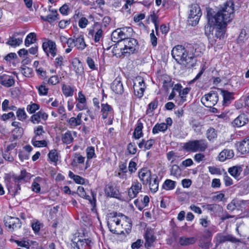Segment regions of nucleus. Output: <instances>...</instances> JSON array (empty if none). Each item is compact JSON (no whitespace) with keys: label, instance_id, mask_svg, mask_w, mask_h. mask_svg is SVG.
<instances>
[{"label":"nucleus","instance_id":"0eeeda50","mask_svg":"<svg viewBox=\"0 0 249 249\" xmlns=\"http://www.w3.org/2000/svg\"><path fill=\"white\" fill-rule=\"evenodd\" d=\"M218 101V95L216 92L211 91L201 99L202 104L207 107H212Z\"/></svg>","mask_w":249,"mask_h":249},{"label":"nucleus","instance_id":"e2e57ef3","mask_svg":"<svg viewBox=\"0 0 249 249\" xmlns=\"http://www.w3.org/2000/svg\"><path fill=\"white\" fill-rule=\"evenodd\" d=\"M87 63L90 69L92 70H95L97 69V67L95 65L94 60L90 57H87Z\"/></svg>","mask_w":249,"mask_h":249},{"label":"nucleus","instance_id":"37998d69","mask_svg":"<svg viewBox=\"0 0 249 249\" xmlns=\"http://www.w3.org/2000/svg\"><path fill=\"white\" fill-rule=\"evenodd\" d=\"M62 142L66 144H70L73 141V138L70 131H67L62 136Z\"/></svg>","mask_w":249,"mask_h":249},{"label":"nucleus","instance_id":"72a5a7b5","mask_svg":"<svg viewBox=\"0 0 249 249\" xmlns=\"http://www.w3.org/2000/svg\"><path fill=\"white\" fill-rule=\"evenodd\" d=\"M242 171L241 167L233 166L228 169L229 173L235 178H238Z\"/></svg>","mask_w":249,"mask_h":249},{"label":"nucleus","instance_id":"58836bf2","mask_svg":"<svg viewBox=\"0 0 249 249\" xmlns=\"http://www.w3.org/2000/svg\"><path fill=\"white\" fill-rule=\"evenodd\" d=\"M58 16V14L57 13L56 10H52V14L48 15L47 16H46L45 18L41 17L42 19H43L45 21H47L50 23L53 22V21H55L57 18V16Z\"/></svg>","mask_w":249,"mask_h":249},{"label":"nucleus","instance_id":"7c9ffc66","mask_svg":"<svg viewBox=\"0 0 249 249\" xmlns=\"http://www.w3.org/2000/svg\"><path fill=\"white\" fill-rule=\"evenodd\" d=\"M196 239L194 237H181L179 239V243L181 246H188L194 244Z\"/></svg>","mask_w":249,"mask_h":249},{"label":"nucleus","instance_id":"423d86ee","mask_svg":"<svg viewBox=\"0 0 249 249\" xmlns=\"http://www.w3.org/2000/svg\"><path fill=\"white\" fill-rule=\"evenodd\" d=\"M133 29L131 27H124L122 29H117L114 30L111 34V40L114 42L119 43L127 38L132 32Z\"/></svg>","mask_w":249,"mask_h":249},{"label":"nucleus","instance_id":"6e6552de","mask_svg":"<svg viewBox=\"0 0 249 249\" xmlns=\"http://www.w3.org/2000/svg\"><path fill=\"white\" fill-rule=\"evenodd\" d=\"M4 222L5 226L8 228L10 231L19 229L21 226V223L18 218L9 215L4 217Z\"/></svg>","mask_w":249,"mask_h":249},{"label":"nucleus","instance_id":"2eb2a0df","mask_svg":"<svg viewBox=\"0 0 249 249\" xmlns=\"http://www.w3.org/2000/svg\"><path fill=\"white\" fill-rule=\"evenodd\" d=\"M111 89L116 94H122L124 92V87L120 77H117L112 83Z\"/></svg>","mask_w":249,"mask_h":249},{"label":"nucleus","instance_id":"393cba45","mask_svg":"<svg viewBox=\"0 0 249 249\" xmlns=\"http://www.w3.org/2000/svg\"><path fill=\"white\" fill-rule=\"evenodd\" d=\"M29 174L26 172L25 170H22L20 172V174L19 176L13 175V181L15 183L21 182L22 180H24L26 178H29Z\"/></svg>","mask_w":249,"mask_h":249},{"label":"nucleus","instance_id":"473e14b6","mask_svg":"<svg viewBox=\"0 0 249 249\" xmlns=\"http://www.w3.org/2000/svg\"><path fill=\"white\" fill-rule=\"evenodd\" d=\"M132 224L130 219L127 217V219H124V222L121 224V230L124 229L125 232L128 234L131 230Z\"/></svg>","mask_w":249,"mask_h":249},{"label":"nucleus","instance_id":"de8ad7c7","mask_svg":"<svg viewBox=\"0 0 249 249\" xmlns=\"http://www.w3.org/2000/svg\"><path fill=\"white\" fill-rule=\"evenodd\" d=\"M158 99H155L153 101H152L149 105L148 108L146 110L147 113H152L153 110L156 109L157 108L158 105Z\"/></svg>","mask_w":249,"mask_h":249},{"label":"nucleus","instance_id":"9d476101","mask_svg":"<svg viewBox=\"0 0 249 249\" xmlns=\"http://www.w3.org/2000/svg\"><path fill=\"white\" fill-rule=\"evenodd\" d=\"M42 48L47 56H49V53L53 57L56 56L57 49L56 44L54 41L49 40L47 42H43Z\"/></svg>","mask_w":249,"mask_h":249},{"label":"nucleus","instance_id":"a878e982","mask_svg":"<svg viewBox=\"0 0 249 249\" xmlns=\"http://www.w3.org/2000/svg\"><path fill=\"white\" fill-rule=\"evenodd\" d=\"M143 128V124L140 121L138 120L137 123V126L135 128L134 131L133 132V137L136 139H139L141 137H142L143 133L142 131V129Z\"/></svg>","mask_w":249,"mask_h":249},{"label":"nucleus","instance_id":"338daca9","mask_svg":"<svg viewBox=\"0 0 249 249\" xmlns=\"http://www.w3.org/2000/svg\"><path fill=\"white\" fill-rule=\"evenodd\" d=\"M61 78H59L57 75H53L51 76L48 80V83L52 85L57 84L59 82V79Z\"/></svg>","mask_w":249,"mask_h":249},{"label":"nucleus","instance_id":"bb28decb","mask_svg":"<svg viewBox=\"0 0 249 249\" xmlns=\"http://www.w3.org/2000/svg\"><path fill=\"white\" fill-rule=\"evenodd\" d=\"M217 136V131L213 127H209L206 132V137L210 142H214Z\"/></svg>","mask_w":249,"mask_h":249},{"label":"nucleus","instance_id":"a18cd8bd","mask_svg":"<svg viewBox=\"0 0 249 249\" xmlns=\"http://www.w3.org/2000/svg\"><path fill=\"white\" fill-rule=\"evenodd\" d=\"M62 89L63 94L66 97L72 96L73 94V90L70 86L63 84Z\"/></svg>","mask_w":249,"mask_h":249},{"label":"nucleus","instance_id":"ea45409f","mask_svg":"<svg viewBox=\"0 0 249 249\" xmlns=\"http://www.w3.org/2000/svg\"><path fill=\"white\" fill-rule=\"evenodd\" d=\"M119 44H116L113 46L112 52L113 55L116 57H121L122 55H125V53H124V48L118 47Z\"/></svg>","mask_w":249,"mask_h":249},{"label":"nucleus","instance_id":"69168bd1","mask_svg":"<svg viewBox=\"0 0 249 249\" xmlns=\"http://www.w3.org/2000/svg\"><path fill=\"white\" fill-rule=\"evenodd\" d=\"M22 73L26 77H30L33 73V70L29 67L22 68L21 70Z\"/></svg>","mask_w":249,"mask_h":249},{"label":"nucleus","instance_id":"6ab92c4d","mask_svg":"<svg viewBox=\"0 0 249 249\" xmlns=\"http://www.w3.org/2000/svg\"><path fill=\"white\" fill-rule=\"evenodd\" d=\"M102 117L103 119L107 118L113 112L112 107L107 103L101 104Z\"/></svg>","mask_w":249,"mask_h":249},{"label":"nucleus","instance_id":"c9c22d12","mask_svg":"<svg viewBox=\"0 0 249 249\" xmlns=\"http://www.w3.org/2000/svg\"><path fill=\"white\" fill-rule=\"evenodd\" d=\"M145 88V85L142 86H136L133 85V89L135 92V94L139 98H141L143 95V92Z\"/></svg>","mask_w":249,"mask_h":249},{"label":"nucleus","instance_id":"b1692460","mask_svg":"<svg viewBox=\"0 0 249 249\" xmlns=\"http://www.w3.org/2000/svg\"><path fill=\"white\" fill-rule=\"evenodd\" d=\"M220 90L223 97L224 104H229L230 103L231 101L234 99L233 92L223 89H220Z\"/></svg>","mask_w":249,"mask_h":249},{"label":"nucleus","instance_id":"ddd939ff","mask_svg":"<svg viewBox=\"0 0 249 249\" xmlns=\"http://www.w3.org/2000/svg\"><path fill=\"white\" fill-rule=\"evenodd\" d=\"M142 186L137 180L134 182L128 190V196L130 199L136 197L138 193L141 191Z\"/></svg>","mask_w":249,"mask_h":249},{"label":"nucleus","instance_id":"20e7f679","mask_svg":"<svg viewBox=\"0 0 249 249\" xmlns=\"http://www.w3.org/2000/svg\"><path fill=\"white\" fill-rule=\"evenodd\" d=\"M208 147V143L206 140L201 139L199 140L190 141L184 143L183 148L187 151L196 152L197 151H204Z\"/></svg>","mask_w":249,"mask_h":249},{"label":"nucleus","instance_id":"f257e3e1","mask_svg":"<svg viewBox=\"0 0 249 249\" xmlns=\"http://www.w3.org/2000/svg\"><path fill=\"white\" fill-rule=\"evenodd\" d=\"M234 4L231 0L227 1L223 7L216 13L212 8L207 10L208 24L205 27V33L210 34L214 29L215 36L217 38H223L225 35L224 28L227 24L234 17Z\"/></svg>","mask_w":249,"mask_h":249},{"label":"nucleus","instance_id":"774afa93","mask_svg":"<svg viewBox=\"0 0 249 249\" xmlns=\"http://www.w3.org/2000/svg\"><path fill=\"white\" fill-rule=\"evenodd\" d=\"M18 157L21 161H23L29 159V154L25 151H20L18 152Z\"/></svg>","mask_w":249,"mask_h":249},{"label":"nucleus","instance_id":"2f4dec72","mask_svg":"<svg viewBox=\"0 0 249 249\" xmlns=\"http://www.w3.org/2000/svg\"><path fill=\"white\" fill-rule=\"evenodd\" d=\"M167 129V125L165 123L157 124L153 128L152 133L155 134L159 132H164Z\"/></svg>","mask_w":249,"mask_h":249},{"label":"nucleus","instance_id":"864d4df0","mask_svg":"<svg viewBox=\"0 0 249 249\" xmlns=\"http://www.w3.org/2000/svg\"><path fill=\"white\" fill-rule=\"evenodd\" d=\"M26 109L29 113L32 114L39 109V106L36 103H32L27 106Z\"/></svg>","mask_w":249,"mask_h":249},{"label":"nucleus","instance_id":"1a4fd4ad","mask_svg":"<svg viewBox=\"0 0 249 249\" xmlns=\"http://www.w3.org/2000/svg\"><path fill=\"white\" fill-rule=\"evenodd\" d=\"M138 44V43L136 39L133 38H129V36L127 37L123 41L124 46L123 47V52L125 53V54L134 53L136 49Z\"/></svg>","mask_w":249,"mask_h":249},{"label":"nucleus","instance_id":"e433bc0d","mask_svg":"<svg viewBox=\"0 0 249 249\" xmlns=\"http://www.w3.org/2000/svg\"><path fill=\"white\" fill-rule=\"evenodd\" d=\"M22 43V39L18 38H16L14 36L10 37L6 44L12 46L16 47L19 46Z\"/></svg>","mask_w":249,"mask_h":249},{"label":"nucleus","instance_id":"39448f33","mask_svg":"<svg viewBox=\"0 0 249 249\" xmlns=\"http://www.w3.org/2000/svg\"><path fill=\"white\" fill-rule=\"evenodd\" d=\"M201 15L202 13L199 6L197 4L191 5L189 7L188 18L189 24L193 26L197 25Z\"/></svg>","mask_w":249,"mask_h":249},{"label":"nucleus","instance_id":"4c0bfd02","mask_svg":"<svg viewBox=\"0 0 249 249\" xmlns=\"http://www.w3.org/2000/svg\"><path fill=\"white\" fill-rule=\"evenodd\" d=\"M232 237L231 235H225L222 234H218L216 237V245L220 243L225 242L227 241H231Z\"/></svg>","mask_w":249,"mask_h":249},{"label":"nucleus","instance_id":"49530a36","mask_svg":"<svg viewBox=\"0 0 249 249\" xmlns=\"http://www.w3.org/2000/svg\"><path fill=\"white\" fill-rule=\"evenodd\" d=\"M40 139H32V143L35 147H46L47 145V142L45 140H39Z\"/></svg>","mask_w":249,"mask_h":249},{"label":"nucleus","instance_id":"79ce46f5","mask_svg":"<svg viewBox=\"0 0 249 249\" xmlns=\"http://www.w3.org/2000/svg\"><path fill=\"white\" fill-rule=\"evenodd\" d=\"M176 182L171 179H166L162 185V188L166 190H171L175 188Z\"/></svg>","mask_w":249,"mask_h":249},{"label":"nucleus","instance_id":"a19ab883","mask_svg":"<svg viewBox=\"0 0 249 249\" xmlns=\"http://www.w3.org/2000/svg\"><path fill=\"white\" fill-rule=\"evenodd\" d=\"M248 37L249 36L247 33L246 30L245 29H242L237 39L238 43H243L248 39Z\"/></svg>","mask_w":249,"mask_h":249},{"label":"nucleus","instance_id":"09e8293b","mask_svg":"<svg viewBox=\"0 0 249 249\" xmlns=\"http://www.w3.org/2000/svg\"><path fill=\"white\" fill-rule=\"evenodd\" d=\"M85 161V157L82 156L80 153H75L73 156L72 164L74 163H83Z\"/></svg>","mask_w":249,"mask_h":249},{"label":"nucleus","instance_id":"f3484780","mask_svg":"<svg viewBox=\"0 0 249 249\" xmlns=\"http://www.w3.org/2000/svg\"><path fill=\"white\" fill-rule=\"evenodd\" d=\"M237 149L243 154L249 153V136L238 143Z\"/></svg>","mask_w":249,"mask_h":249},{"label":"nucleus","instance_id":"f704fd0d","mask_svg":"<svg viewBox=\"0 0 249 249\" xmlns=\"http://www.w3.org/2000/svg\"><path fill=\"white\" fill-rule=\"evenodd\" d=\"M36 35L35 33L29 34L25 39V45L29 47L31 44L34 43L36 41Z\"/></svg>","mask_w":249,"mask_h":249},{"label":"nucleus","instance_id":"5fc2aeb1","mask_svg":"<svg viewBox=\"0 0 249 249\" xmlns=\"http://www.w3.org/2000/svg\"><path fill=\"white\" fill-rule=\"evenodd\" d=\"M160 81L163 84V87L165 89H167V84L170 83L171 79L169 76L163 75L161 77Z\"/></svg>","mask_w":249,"mask_h":249},{"label":"nucleus","instance_id":"a211bd4d","mask_svg":"<svg viewBox=\"0 0 249 249\" xmlns=\"http://www.w3.org/2000/svg\"><path fill=\"white\" fill-rule=\"evenodd\" d=\"M248 122V119L244 114L239 115L232 122V124L233 126L238 127L244 125Z\"/></svg>","mask_w":249,"mask_h":249},{"label":"nucleus","instance_id":"bf43d9fd","mask_svg":"<svg viewBox=\"0 0 249 249\" xmlns=\"http://www.w3.org/2000/svg\"><path fill=\"white\" fill-rule=\"evenodd\" d=\"M191 125L195 132H199L201 131V125L199 122L193 120L191 122Z\"/></svg>","mask_w":249,"mask_h":249},{"label":"nucleus","instance_id":"4d7b16f0","mask_svg":"<svg viewBox=\"0 0 249 249\" xmlns=\"http://www.w3.org/2000/svg\"><path fill=\"white\" fill-rule=\"evenodd\" d=\"M15 243L18 245V246L25 248L26 249H29L31 244L30 242L28 241H25V240H22V241H19V240H16Z\"/></svg>","mask_w":249,"mask_h":249},{"label":"nucleus","instance_id":"6e6d98bb","mask_svg":"<svg viewBox=\"0 0 249 249\" xmlns=\"http://www.w3.org/2000/svg\"><path fill=\"white\" fill-rule=\"evenodd\" d=\"M64 58L63 56L59 55L55 59L54 65L56 68H62V66H63Z\"/></svg>","mask_w":249,"mask_h":249},{"label":"nucleus","instance_id":"4be33fe9","mask_svg":"<svg viewBox=\"0 0 249 249\" xmlns=\"http://www.w3.org/2000/svg\"><path fill=\"white\" fill-rule=\"evenodd\" d=\"M155 143V141L154 139H150L147 141L142 139L141 142L138 143V146L141 149L144 147V150H148L152 147Z\"/></svg>","mask_w":249,"mask_h":249},{"label":"nucleus","instance_id":"3c124183","mask_svg":"<svg viewBox=\"0 0 249 249\" xmlns=\"http://www.w3.org/2000/svg\"><path fill=\"white\" fill-rule=\"evenodd\" d=\"M17 116L18 119L21 121L25 120L27 115L24 108H19L17 111Z\"/></svg>","mask_w":249,"mask_h":249},{"label":"nucleus","instance_id":"c756f323","mask_svg":"<svg viewBox=\"0 0 249 249\" xmlns=\"http://www.w3.org/2000/svg\"><path fill=\"white\" fill-rule=\"evenodd\" d=\"M45 133L43 127L42 125H38L35 127L34 130V136L32 139H41L42 136Z\"/></svg>","mask_w":249,"mask_h":249},{"label":"nucleus","instance_id":"c03bdc74","mask_svg":"<svg viewBox=\"0 0 249 249\" xmlns=\"http://www.w3.org/2000/svg\"><path fill=\"white\" fill-rule=\"evenodd\" d=\"M171 175L176 178H179L181 176V171L179 167L177 165H173L170 169Z\"/></svg>","mask_w":249,"mask_h":249},{"label":"nucleus","instance_id":"4468645a","mask_svg":"<svg viewBox=\"0 0 249 249\" xmlns=\"http://www.w3.org/2000/svg\"><path fill=\"white\" fill-rule=\"evenodd\" d=\"M212 235V233L210 230H204L203 235L200 239V246L202 248L206 249L209 247Z\"/></svg>","mask_w":249,"mask_h":249},{"label":"nucleus","instance_id":"5701e85b","mask_svg":"<svg viewBox=\"0 0 249 249\" xmlns=\"http://www.w3.org/2000/svg\"><path fill=\"white\" fill-rule=\"evenodd\" d=\"M145 246L147 248L151 247L155 239L153 232L147 230L145 234Z\"/></svg>","mask_w":249,"mask_h":249},{"label":"nucleus","instance_id":"dca6fc26","mask_svg":"<svg viewBox=\"0 0 249 249\" xmlns=\"http://www.w3.org/2000/svg\"><path fill=\"white\" fill-rule=\"evenodd\" d=\"M0 84L6 88H9L14 85L15 80L11 76L3 74L0 76Z\"/></svg>","mask_w":249,"mask_h":249},{"label":"nucleus","instance_id":"412c9836","mask_svg":"<svg viewBox=\"0 0 249 249\" xmlns=\"http://www.w3.org/2000/svg\"><path fill=\"white\" fill-rule=\"evenodd\" d=\"M74 47L79 50H84L87 46L82 36H78L77 37L74 36Z\"/></svg>","mask_w":249,"mask_h":249},{"label":"nucleus","instance_id":"052dcab7","mask_svg":"<svg viewBox=\"0 0 249 249\" xmlns=\"http://www.w3.org/2000/svg\"><path fill=\"white\" fill-rule=\"evenodd\" d=\"M127 149L131 154H135L137 152V149L135 143H129L127 145Z\"/></svg>","mask_w":249,"mask_h":249},{"label":"nucleus","instance_id":"cd10ccee","mask_svg":"<svg viewBox=\"0 0 249 249\" xmlns=\"http://www.w3.org/2000/svg\"><path fill=\"white\" fill-rule=\"evenodd\" d=\"M152 179H153L152 181L151 180L149 182V188L151 192L156 193L159 188V181L158 180V177L156 175H154L153 176Z\"/></svg>","mask_w":249,"mask_h":249},{"label":"nucleus","instance_id":"603ef678","mask_svg":"<svg viewBox=\"0 0 249 249\" xmlns=\"http://www.w3.org/2000/svg\"><path fill=\"white\" fill-rule=\"evenodd\" d=\"M48 157L52 162H56L58 160V155L56 150L53 149L50 151Z\"/></svg>","mask_w":249,"mask_h":249},{"label":"nucleus","instance_id":"680f3d73","mask_svg":"<svg viewBox=\"0 0 249 249\" xmlns=\"http://www.w3.org/2000/svg\"><path fill=\"white\" fill-rule=\"evenodd\" d=\"M36 88L38 89L39 95H46L47 94L48 88L45 86L41 85L38 87H36Z\"/></svg>","mask_w":249,"mask_h":249},{"label":"nucleus","instance_id":"7ed1b4c3","mask_svg":"<svg viewBox=\"0 0 249 249\" xmlns=\"http://www.w3.org/2000/svg\"><path fill=\"white\" fill-rule=\"evenodd\" d=\"M110 220L107 223V226L110 231L113 233L122 234L124 233V231L121 230V225L124 219H127V216L121 213H117L113 212L110 214Z\"/></svg>","mask_w":249,"mask_h":249},{"label":"nucleus","instance_id":"c85d7f7f","mask_svg":"<svg viewBox=\"0 0 249 249\" xmlns=\"http://www.w3.org/2000/svg\"><path fill=\"white\" fill-rule=\"evenodd\" d=\"M105 192L108 196L111 197H116L118 195V190L110 184L106 186Z\"/></svg>","mask_w":249,"mask_h":249},{"label":"nucleus","instance_id":"13d9d810","mask_svg":"<svg viewBox=\"0 0 249 249\" xmlns=\"http://www.w3.org/2000/svg\"><path fill=\"white\" fill-rule=\"evenodd\" d=\"M40 179H41L40 178H36L32 183V190L36 193L39 192L40 190V185L36 182V181H38Z\"/></svg>","mask_w":249,"mask_h":249},{"label":"nucleus","instance_id":"8fccbe9b","mask_svg":"<svg viewBox=\"0 0 249 249\" xmlns=\"http://www.w3.org/2000/svg\"><path fill=\"white\" fill-rule=\"evenodd\" d=\"M87 160H90L96 157L94 147L93 146L88 147L86 150Z\"/></svg>","mask_w":249,"mask_h":249},{"label":"nucleus","instance_id":"f8f14e48","mask_svg":"<svg viewBox=\"0 0 249 249\" xmlns=\"http://www.w3.org/2000/svg\"><path fill=\"white\" fill-rule=\"evenodd\" d=\"M7 189L10 193L12 195L15 196L16 195L19 194V191L21 190L20 186V182L15 183L14 182H12L11 178L8 177L5 179Z\"/></svg>","mask_w":249,"mask_h":249},{"label":"nucleus","instance_id":"f03ea898","mask_svg":"<svg viewBox=\"0 0 249 249\" xmlns=\"http://www.w3.org/2000/svg\"><path fill=\"white\" fill-rule=\"evenodd\" d=\"M204 50L202 44H188L184 46H176L172 49L171 54L177 63L191 68L195 66L196 62V57L200 56Z\"/></svg>","mask_w":249,"mask_h":249},{"label":"nucleus","instance_id":"0e129e2a","mask_svg":"<svg viewBox=\"0 0 249 249\" xmlns=\"http://www.w3.org/2000/svg\"><path fill=\"white\" fill-rule=\"evenodd\" d=\"M150 42L153 47H155L157 45V37L156 36L154 30H152L150 34Z\"/></svg>","mask_w":249,"mask_h":249},{"label":"nucleus","instance_id":"9b49d317","mask_svg":"<svg viewBox=\"0 0 249 249\" xmlns=\"http://www.w3.org/2000/svg\"><path fill=\"white\" fill-rule=\"evenodd\" d=\"M138 177L143 185H147L153 177L151 172L147 168L141 169L138 172Z\"/></svg>","mask_w":249,"mask_h":249},{"label":"nucleus","instance_id":"aec40b11","mask_svg":"<svg viewBox=\"0 0 249 249\" xmlns=\"http://www.w3.org/2000/svg\"><path fill=\"white\" fill-rule=\"evenodd\" d=\"M234 156L232 150L224 149L221 151L218 156L219 160L221 161H224L227 159H230Z\"/></svg>","mask_w":249,"mask_h":249}]
</instances>
